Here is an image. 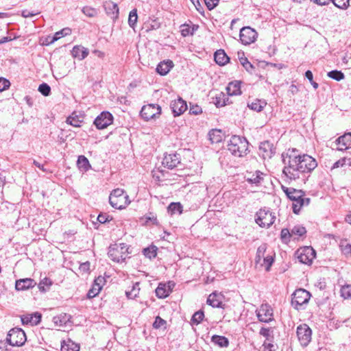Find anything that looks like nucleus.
<instances>
[{"instance_id": "obj_5", "label": "nucleus", "mask_w": 351, "mask_h": 351, "mask_svg": "<svg viewBox=\"0 0 351 351\" xmlns=\"http://www.w3.org/2000/svg\"><path fill=\"white\" fill-rule=\"evenodd\" d=\"M128 250V247L125 243L114 244L109 247L108 255L114 262L121 263L129 253Z\"/></svg>"}, {"instance_id": "obj_4", "label": "nucleus", "mask_w": 351, "mask_h": 351, "mask_svg": "<svg viewBox=\"0 0 351 351\" xmlns=\"http://www.w3.org/2000/svg\"><path fill=\"white\" fill-rule=\"evenodd\" d=\"M109 202L114 208L121 210L125 208L130 202L128 195L123 189H116L111 192Z\"/></svg>"}, {"instance_id": "obj_23", "label": "nucleus", "mask_w": 351, "mask_h": 351, "mask_svg": "<svg viewBox=\"0 0 351 351\" xmlns=\"http://www.w3.org/2000/svg\"><path fill=\"white\" fill-rule=\"evenodd\" d=\"M104 9L106 14L112 19H117L119 15V8L117 3L112 1L106 2Z\"/></svg>"}, {"instance_id": "obj_26", "label": "nucleus", "mask_w": 351, "mask_h": 351, "mask_svg": "<svg viewBox=\"0 0 351 351\" xmlns=\"http://www.w3.org/2000/svg\"><path fill=\"white\" fill-rule=\"evenodd\" d=\"M72 317L67 313H61L57 316L53 317V321L56 326H66L69 322H71Z\"/></svg>"}, {"instance_id": "obj_17", "label": "nucleus", "mask_w": 351, "mask_h": 351, "mask_svg": "<svg viewBox=\"0 0 351 351\" xmlns=\"http://www.w3.org/2000/svg\"><path fill=\"white\" fill-rule=\"evenodd\" d=\"M260 154L263 158H271L275 154V148L269 141L262 142L259 146Z\"/></svg>"}, {"instance_id": "obj_41", "label": "nucleus", "mask_w": 351, "mask_h": 351, "mask_svg": "<svg viewBox=\"0 0 351 351\" xmlns=\"http://www.w3.org/2000/svg\"><path fill=\"white\" fill-rule=\"evenodd\" d=\"M139 291H140L139 283L136 282L132 285L131 290L127 291L125 292V294L128 298L134 299L136 297H137V295L139 293Z\"/></svg>"}, {"instance_id": "obj_11", "label": "nucleus", "mask_w": 351, "mask_h": 351, "mask_svg": "<svg viewBox=\"0 0 351 351\" xmlns=\"http://www.w3.org/2000/svg\"><path fill=\"white\" fill-rule=\"evenodd\" d=\"M298 258L301 263L310 265L315 258V252L311 247H304L296 252Z\"/></svg>"}, {"instance_id": "obj_39", "label": "nucleus", "mask_w": 351, "mask_h": 351, "mask_svg": "<svg viewBox=\"0 0 351 351\" xmlns=\"http://www.w3.org/2000/svg\"><path fill=\"white\" fill-rule=\"evenodd\" d=\"M346 166L351 167V158L343 157L339 160L336 161L332 166L331 169L343 167Z\"/></svg>"}, {"instance_id": "obj_14", "label": "nucleus", "mask_w": 351, "mask_h": 351, "mask_svg": "<svg viewBox=\"0 0 351 351\" xmlns=\"http://www.w3.org/2000/svg\"><path fill=\"white\" fill-rule=\"evenodd\" d=\"M257 317L260 322L268 323L273 319V310L267 304H263L257 311Z\"/></svg>"}, {"instance_id": "obj_56", "label": "nucleus", "mask_w": 351, "mask_h": 351, "mask_svg": "<svg viewBox=\"0 0 351 351\" xmlns=\"http://www.w3.org/2000/svg\"><path fill=\"white\" fill-rule=\"evenodd\" d=\"M293 236L291 234V231L289 232V230L287 228H283L281 230L280 232V237L282 241L287 243L290 240V237Z\"/></svg>"}, {"instance_id": "obj_51", "label": "nucleus", "mask_w": 351, "mask_h": 351, "mask_svg": "<svg viewBox=\"0 0 351 351\" xmlns=\"http://www.w3.org/2000/svg\"><path fill=\"white\" fill-rule=\"evenodd\" d=\"M350 0H330L337 8L346 10L349 6Z\"/></svg>"}, {"instance_id": "obj_64", "label": "nucleus", "mask_w": 351, "mask_h": 351, "mask_svg": "<svg viewBox=\"0 0 351 351\" xmlns=\"http://www.w3.org/2000/svg\"><path fill=\"white\" fill-rule=\"evenodd\" d=\"M202 108L198 105H193L191 106L189 112L192 114L197 115L202 113Z\"/></svg>"}, {"instance_id": "obj_36", "label": "nucleus", "mask_w": 351, "mask_h": 351, "mask_svg": "<svg viewBox=\"0 0 351 351\" xmlns=\"http://www.w3.org/2000/svg\"><path fill=\"white\" fill-rule=\"evenodd\" d=\"M168 213L171 215L181 214L182 213V206L179 202H172L168 206Z\"/></svg>"}, {"instance_id": "obj_47", "label": "nucleus", "mask_w": 351, "mask_h": 351, "mask_svg": "<svg viewBox=\"0 0 351 351\" xmlns=\"http://www.w3.org/2000/svg\"><path fill=\"white\" fill-rule=\"evenodd\" d=\"M341 296L345 300L351 299V285L343 286L340 290Z\"/></svg>"}, {"instance_id": "obj_35", "label": "nucleus", "mask_w": 351, "mask_h": 351, "mask_svg": "<svg viewBox=\"0 0 351 351\" xmlns=\"http://www.w3.org/2000/svg\"><path fill=\"white\" fill-rule=\"evenodd\" d=\"M83 122V117L76 115L73 113L66 119V123L74 127H80L81 123Z\"/></svg>"}, {"instance_id": "obj_34", "label": "nucleus", "mask_w": 351, "mask_h": 351, "mask_svg": "<svg viewBox=\"0 0 351 351\" xmlns=\"http://www.w3.org/2000/svg\"><path fill=\"white\" fill-rule=\"evenodd\" d=\"M220 295L216 293H212L207 299V303L213 307L219 308L221 306V302L219 299Z\"/></svg>"}, {"instance_id": "obj_44", "label": "nucleus", "mask_w": 351, "mask_h": 351, "mask_svg": "<svg viewBox=\"0 0 351 351\" xmlns=\"http://www.w3.org/2000/svg\"><path fill=\"white\" fill-rule=\"evenodd\" d=\"M239 61L247 72H249L250 73H253L255 67L248 61L247 58H245V57L239 58Z\"/></svg>"}, {"instance_id": "obj_24", "label": "nucleus", "mask_w": 351, "mask_h": 351, "mask_svg": "<svg viewBox=\"0 0 351 351\" xmlns=\"http://www.w3.org/2000/svg\"><path fill=\"white\" fill-rule=\"evenodd\" d=\"M171 291L170 285H167L166 284L160 283L156 289V295L159 298H165L169 295Z\"/></svg>"}, {"instance_id": "obj_45", "label": "nucleus", "mask_w": 351, "mask_h": 351, "mask_svg": "<svg viewBox=\"0 0 351 351\" xmlns=\"http://www.w3.org/2000/svg\"><path fill=\"white\" fill-rule=\"evenodd\" d=\"M328 77L336 80L341 81L344 79L345 75L341 71L333 70L327 73Z\"/></svg>"}, {"instance_id": "obj_13", "label": "nucleus", "mask_w": 351, "mask_h": 351, "mask_svg": "<svg viewBox=\"0 0 351 351\" xmlns=\"http://www.w3.org/2000/svg\"><path fill=\"white\" fill-rule=\"evenodd\" d=\"M113 117L109 112H102L94 121V124L99 130H103L112 123Z\"/></svg>"}, {"instance_id": "obj_46", "label": "nucleus", "mask_w": 351, "mask_h": 351, "mask_svg": "<svg viewBox=\"0 0 351 351\" xmlns=\"http://www.w3.org/2000/svg\"><path fill=\"white\" fill-rule=\"evenodd\" d=\"M138 19L137 10L133 9L130 12L128 17V24L130 27L134 28Z\"/></svg>"}, {"instance_id": "obj_53", "label": "nucleus", "mask_w": 351, "mask_h": 351, "mask_svg": "<svg viewBox=\"0 0 351 351\" xmlns=\"http://www.w3.org/2000/svg\"><path fill=\"white\" fill-rule=\"evenodd\" d=\"M276 348L277 346L272 343V339L270 341H265L262 346V351H276Z\"/></svg>"}, {"instance_id": "obj_21", "label": "nucleus", "mask_w": 351, "mask_h": 351, "mask_svg": "<svg viewBox=\"0 0 351 351\" xmlns=\"http://www.w3.org/2000/svg\"><path fill=\"white\" fill-rule=\"evenodd\" d=\"M88 53V49L80 45L74 46L71 51L73 57L77 58L80 60H84L86 58Z\"/></svg>"}, {"instance_id": "obj_10", "label": "nucleus", "mask_w": 351, "mask_h": 351, "mask_svg": "<svg viewBox=\"0 0 351 351\" xmlns=\"http://www.w3.org/2000/svg\"><path fill=\"white\" fill-rule=\"evenodd\" d=\"M161 114V108L158 104H147L142 107L140 114L145 120L156 119Z\"/></svg>"}, {"instance_id": "obj_49", "label": "nucleus", "mask_w": 351, "mask_h": 351, "mask_svg": "<svg viewBox=\"0 0 351 351\" xmlns=\"http://www.w3.org/2000/svg\"><path fill=\"white\" fill-rule=\"evenodd\" d=\"M306 233V228L301 225H296L291 229L292 235L302 237Z\"/></svg>"}, {"instance_id": "obj_61", "label": "nucleus", "mask_w": 351, "mask_h": 351, "mask_svg": "<svg viewBox=\"0 0 351 351\" xmlns=\"http://www.w3.org/2000/svg\"><path fill=\"white\" fill-rule=\"evenodd\" d=\"M181 34L183 36H189V34H193V29L191 30V27H189V25L187 24H184L182 25H181Z\"/></svg>"}, {"instance_id": "obj_19", "label": "nucleus", "mask_w": 351, "mask_h": 351, "mask_svg": "<svg viewBox=\"0 0 351 351\" xmlns=\"http://www.w3.org/2000/svg\"><path fill=\"white\" fill-rule=\"evenodd\" d=\"M36 285V282L34 279L27 278L16 280L15 288L17 291H25L33 288Z\"/></svg>"}, {"instance_id": "obj_37", "label": "nucleus", "mask_w": 351, "mask_h": 351, "mask_svg": "<svg viewBox=\"0 0 351 351\" xmlns=\"http://www.w3.org/2000/svg\"><path fill=\"white\" fill-rule=\"evenodd\" d=\"M77 165L80 169L88 171L90 168L88 160L84 156H80L77 159Z\"/></svg>"}, {"instance_id": "obj_63", "label": "nucleus", "mask_w": 351, "mask_h": 351, "mask_svg": "<svg viewBox=\"0 0 351 351\" xmlns=\"http://www.w3.org/2000/svg\"><path fill=\"white\" fill-rule=\"evenodd\" d=\"M219 0H204V2L209 10L215 8L219 3Z\"/></svg>"}, {"instance_id": "obj_55", "label": "nucleus", "mask_w": 351, "mask_h": 351, "mask_svg": "<svg viewBox=\"0 0 351 351\" xmlns=\"http://www.w3.org/2000/svg\"><path fill=\"white\" fill-rule=\"evenodd\" d=\"M101 289V287H99L97 285L93 284L92 288L88 291L87 293V297L88 298H93L97 296L99 293Z\"/></svg>"}, {"instance_id": "obj_59", "label": "nucleus", "mask_w": 351, "mask_h": 351, "mask_svg": "<svg viewBox=\"0 0 351 351\" xmlns=\"http://www.w3.org/2000/svg\"><path fill=\"white\" fill-rule=\"evenodd\" d=\"M341 252L346 256L351 254V245L341 242L340 244Z\"/></svg>"}, {"instance_id": "obj_20", "label": "nucleus", "mask_w": 351, "mask_h": 351, "mask_svg": "<svg viewBox=\"0 0 351 351\" xmlns=\"http://www.w3.org/2000/svg\"><path fill=\"white\" fill-rule=\"evenodd\" d=\"M263 173L260 171H256L254 173L247 172L245 178L246 181L250 184H254L258 185L263 180Z\"/></svg>"}, {"instance_id": "obj_60", "label": "nucleus", "mask_w": 351, "mask_h": 351, "mask_svg": "<svg viewBox=\"0 0 351 351\" xmlns=\"http://www.w3.org/2000/svg\"><path fill=\"white\" fill-rule=\"evenodd\" d=\"M305 77L309 80L314 89H317L319 87V84L313 81V73L308 70L305 72Z\"/></svg>"}, {"instance_id": "obj_42", "label": "nucleus", "mask_w": 351, "mask_h": 351, "mask_svg": "<svg viewBox=\"0 0 351 351\" xmlns=\"http://www.w3.org/2000/svg\"><path fill=\"white\" fill-rule=\"evenodd\" d=\"M71 29L70 28H69V27L64 28L62 30L57 32L54 34V36L52 38L51 43H53V42L59 40L60 38H62L63 36L69 35V34H71Z\"/></svg>"}, {"instance_id": "obj_15", "label": "nucleus", "mask_w": 351, "mask_h": 351, "mask_svg": "<svg viewBox=\"0 0 351 351\" xmlns=\"http://www.w3.org/2000/svg\"><path fill=\"white\" fill-rule=\"evenodd\" d=\"M170 106L174 117L180 116L187 109L186 103L182 98L173 101Z\"/></svg>"}, {"instance_id": "obj_7", "label": "nucleus", "mask_w": 351, "mask_h": 351, "mask_svg": "<svg viewBox=\"0 0 351 351\" xmlns=\"http://www.w3.org/2000/svg\"><path fill=\"white\" fill-rule=\"evenodd\" d=\"M311 293L304 289H296L292 294L291 305L299 310L304 304L308 302Z\"/></svg>"}, {"instance_id": "obj_40", "label": "nucleus", "mask_w": 351, "mask_h": 351, "mask_svg": "<svg viewBox=\"0 0 351 351\" xmlns=\"http://www.w3.org/2000/svg\"><path fill=\"white\" fill-rule=\"evenodd\" d=\"M157 247L155 245H150L143 250V253L145 256L149 258V259L154 258L156 256L157 254Z\"/></svg>"}, {"instance_id": "obj_25", "label": "nucleus", "mask_w": 351, "mask_h": 351, "mask_svg": "<svg viewBox=\"0 0 351 351\" xmlns=\"http://www.w3.org/2000/svg\"><path fill=\"white\" fill-rule=\"evenodd\" d=\"M226 91L228 95H241V83L239 81L230 82L226 87Z\"/></svg>"}, {"instance_id": "obj_9", "label": "nucleus", "mask_w": 351, "mask_h": 351, "mask_svg": "<svg viewBox=\"0 0 351 351\" xmlns=\"http://www.w3.org/2000/svg\"><path fill=\"white\" fill-rule=\"evenodd\" d=\"M298 341L302 346L306 347L311 340L312 331L310 327L306 324H300L297 327L296 331Z\"/></svg>"}, {"instance_id": "obj_30", "label": "nucleus", "mask_w": 351, "mask_h": 351, "mask_svg": "<svg viewBox=\"0 0 351 351\" xmlns=\"http://www.w3.org/2000/svg\"><path fill=\"white\" fill-rule=\"evenodd\" d=\"M211 341L220 348H226L229 345L228 338L224 336L213 335L211 338Z\"/></svg>"}, {"instance_id": "obj_54", "label": "nucleus", "mask_w": 351, "mask_h": 351, "mask_svg": "<svg viewBox=\"0 0 351 351\" xmlns=\"http://www.w3.org/2000/svg\"><path fill=\"white\" fill-rule=\"evenodd\" d=\"M167 322L161 318L160 316H157L155 319L154 322L153 323V327L156 329L158 328H166Z\"/></svg>"}, {"instance_id": "obj_52", "label": "nucleus", "mask_w": 351, "mask_h": 351, "mask_svg": "<svg viewBox=\"0 0 351 351\" xmlns=\"http://www.w3.org/2000/svg\"><path fill=\"white\" fill-rule=\"evenodd\" d=\"M38 90L44 96H49L51 93V87L45 82L39 85Z\"/></svg>"}, {"instance_id": "obj_57", "label": "nucleus", "mask_w": 351, "mask_h": 351, "mask_svg": "<svg viewBox=\"0 0 351 351\" xmlns=\"http://www.w3.org/2000/svg\"><path fill=\"white\" fill-rule=\"evenodd\" d=\"M41 317L42 315L39 313H34L31 314V317H29L31 319L30 324L32 326L38 324L41 321Z\"/></svg>"}, {"instance_id": "obj_62", "label": "nucleus", "mask_w": 351, "mask_h": 351, "mask_svg": "<svg viewBox=\"0 0 351 351\" xmlns=\"http://www.w3.org/2000/svg\"><path fill=\"white\" fill-rule=\"evenodd\" d=\"M10 86V82L5 78L0 77V92L8 88Z\"/></svg>"}, {"instance_id": "obj_32", "label": "nucleus", "mask_w": 351, "mask_h": 351, "mask_svg": "<svg viewBox=\"0 0 351 351\" xmlns=\"http://www.w3.org/2000/svg\"><path fill=\"white\" fill-rule=\"evenodd\" d=\"M213 99V102L217 108L227 105L228 101V98L223 93H219Z\"/></svg>"}, {"instance_id": "obj_27", "label": "nucleus", "mask_w": 351, "mask_h": 351, "mask_svg": "<svg viewBox=\"0 0 351 351\" xmlns=\"http://www.w3.org/2000/svg\"><path fill=\"white\" fill-rule=\"evenodd\" d=\"M267 102L265 100L258 99H254L251 102L247 103V106L252 110L256 112H261L266 106Z\"/></svg>"}, {"instance_id": "obj_6", "label": "nucleus", "mask_w": 351, "mask_h": 351, "mask_svg": "<svg viewBox=\"0 0 351 351\" xmlns=\"http://www.w3.org/2000/svg\"><path fill=\"white\" fill-rule=\"evenodd\" d=\"M6 340L12 346H21L25 343L27 338L21 328H14L9 331Z\"/></svg>"}, {"instance_id": "obj_2", "label": "nucleus", "mask_w": 351, "mask_h": 351, "mask_svg": "<svg viewBox=\"0 0 351 351\" xmlns=\"http://www.w3.org/2000/svg\"><path fill=\"white\" fill-rule=\"evenodd\" d=\"M282 189L287 197L293 202L292 208L295 214H298L303 206H308L310 204L311 199L305 197L303 191L285 186H282Z\"/></svg>"}, {"instance_id": "obj_48", "label": "nucleus", "mask_w": 351, "mask_h": 351, "mask_svg": "<svg viewBox=\"0 0 351 351\" xmlns=\"http://www.w3.org/2000/svg\"><path fill=\"white\" fill-rule=\"evenodd\" d=\"M84 14L88 17H95L98 14V11L96 8L90 6H84L82 9Z\"/></svg>"}, {"instance_id": "obj_12", "label": "nucleus", "mask_w": 351, "mask_h": 351, "mask_svg": "<svg viewBox=\"0 0 351 351\" xmlns=\"http://www.w3.org/2000/svg\"><path fill=\"white\" fill-rule=\"evenodd\" d=\"M258 36L257 32L250 27H244L241 29L239 37L243 45H250L255 42Z\"/></svg>"}, {"instance_id": "obj_3", "label": "nucleus", "mask_w": 351, "mask_h": 351, "mask_svg": "<svg viewBox=\"0 0 351 351\" xmlns=\"http://www.w3.org/2000/svg\"><path fill=\"white\" fill-rule=\"evenodd\" d=\"M248 142L245 138L240 136H232L228 144V149L237 157H242L247 154Z\"/></svg>"}, {"instance_id": "obj_22", "label": "nucleus", "mask_w": 351, "mask_h": 351, "mask_svg": "<svg viewBox=\"0 0 351 351\" xmlns=\"http://www.w3.org/2000/svg\"><path fill=\"white\" fill-rule=\"evenodd\" d=\"M173 66V62L170 60L160 62L156 67V72L161 75H167Z\"/></svg>"}, {"instance_id": "obj_28", "label": "nucleus", "mask_w": 351, "mask_h": 351, "mask_svg": "<svg viewBox=\"0 0 351 351\" xmlns=\"http://www.w3.org/2000/svg\"><path fill=\"white\" fill-rule=\"evenodd\" d=\"M214 58H215V61L219 65H224L229 60V58L228 57V56L226 55L225 51L221 49L218 50L215 53Z\"/></svg>"}, {"instance_id": "obj_1", "label": "nucleus", "mask_w": 351, "mask_h": 351, "mask_svg": "<svg viewBox=\"0 0 351 351\" xmlns=\"http://www.w3.org/2000/svg\"><path fill=\"white\" fill-rule=\"evenodd\" d=\"M283 174L291 180H306V174L310 173L317 166L315 158L308 154H301L296 149H289L282 154Z\"/></svg>"}, {"instance_id": "obj_18", "label": "nucleus", "mask_w": 351, "mask_h": 351, "mask_svg": "<svg viewBox=\"0 0 351 351\" xmlns=\"http://www.w3.org/2000/svg\"><path fill=\"white\" fill-rule=\"evenodd\" d=\"M180 163V158L176 154H166L162 160V165L169 169H173Z\"/></svg>"}, {"instance_id": "obj_31", "label": "nucleus", "mask_w": 351, "mask_h": 351, "mask_svg": "<svg viewBox=\"0 0 351 351\" xmlns=\"http://www.w3.org/2000/svg\"><path fill=\"white\" fill-rule=\"evenodd\" d=\"M267 255V245L263 243L261 245L256 252V255L255 258V263L256 265H258V263H261L262 260Z\"/></svg>"}, {"instance_id": "obj_33", "label": "nucleus", "mask_w": 351, "mask_h": 351, "mask_svg": "<svg viewBox=\"0 0 351 351\" xmlns=\"http://www.w3.org/2000/svg\"><path fill=\"white\" fill-rule=\"evenodd\" d=\"M274 255L275 254L273 252L267 254L265 257L262 260L261 263H258V265L261 267H265L267 271H269L274 261Z\"/></svg>"}, {"instance_id": "obj_50", "label": "nucleus", "mask_w": 351, "mask_h": 351, "mask_svg": "<svg viewBox=\"0 0 351 351\" xmlns=\"http://www.w3.org/2000/svg\"><path fill=\"white\" fill-rule=\"evenodd\" d=\"M204 317V311H198L193 314L192 319H191V322L193 324H195L196 325H197L199 323H201V322L203 320Z\"/></svg>"}, {"instance_id": "obj_29", "label": "nucleus", "mask_w": 351, "mask_h": 351, "mask_svg": "<svg viewBox=\"0 0 351 351\" xmlns=\"http://www.w3.org/2000/svg\"><path fill=\"white\" fill-rule=\"evenodd\" d=\"M209 139L212 143H217L223 140V134L221 130H211L208 133Z\"/></svg>"}, {"instance_id": "obj_38", "label": "nucleus", "mask_w": 351, "mask_h": 351, "mask_svg": "<svg viewBox=\"0 0 351 351\" xmlns=\"http://www.w3.org/2000/svg\"><path fill=\"white\" fill-rule=\"evenodd\" d=\"M79 350L80 346L71 340L64 343L61 346V351H79Z\"/></svg>"}, {"instance_id": "obj_16", "label": "nucleus", "mask_w": 351, "mask_h": 351, "mask_svg": "<svg viewBox=\"0 0 351 351\" xmlns=\"http://www.w3.org/2000/svg\"><path fill=\"white\" fill-rule=\"evenodd\" d=\"M337 149L339 151H343L351 147V132L346 133L339 136L336 141Z\"/></svg>"}, {"instance_id": "obj_43", "label": "nucleus", "mask_w": 351, "mask_h": 351, "mask_svg": "<svg viewBox=\"0 0 351 351\" xmlns=\"http://www.w3.org/2000/svg\"><path fill=\"white\" fill-rule=\"evenodd\" d=\"M52 285L51 280L48 278H45L38 284V289L42 292H45Z\"/></svg>"}, {"instance_id": "obj_8", "label": "nucleus", "mask_w": 351, "mask_h": 351, "mask_svg": "<svg viewBox=\"0 0 351 351\" xmlns=\"http://www.w3.org/2000/svg\"><path fill=\"white\" fill-rule=\"evenodd\" d=\"M256 223L263 228H269L274 223L276 219L275 215L271 212L265 209H261L256 213Z\"/></svg>"}, {"instance_id": "obj_58", "label": "nucleus", "mask_w": 351, "mask_h": 351, "mask_svg": "<svg viewBox=\"0 0 351 351\" xmlns=\"http://www.w3.org/2000/svg\"><path fill=\"white\" fill-rule=\"evenodd\" d=\"M270 328H262L260 330V335L266 338L265 341H270L273 337L271 335Z\"/></svg>"}]
</instances>
